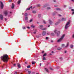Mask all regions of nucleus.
Returning a JSON list of instances; mask_svg holds the SVG:
<instances>
[{
  "label": "nucleus",
  "instance_id": "15",
  "mask_svg": "<svg viewBox=\"0 0 74 74\" xmlns=\"http://www.w3.org/2000/svg\"><path fill=\"white\" fill-rule=\"evenodd\" d=\"M56 10H58L59 11H60L61 10V9L58 8H56Z\"/></svg>",
  "mask_w": 74,
  "mask_h": 74
},
{
  "label": "nucleus",
  "instance_id": "2",
  "mask_svg": "<svg viewBox=\"0 0 74 74\" xmlns=\"http://www.w3.org/2000/svg\"><path fill=\"white\" fill-rule=\"evenodd\" d=\"M64 37H65V34L62 35L61 38L58 40L57 42H61V41H62L63 40V38H64Z\"/></svg>",
  "mask_w": 74,
  "mask_h": 74
},
{
  "label": "nucleus",
  "instance_id": "33",
  "mask_svg": "<svg viewBox=\"0 0 74 74\" xmlns=\"http://www.w3.org/2000/svg\"><path fill=\"white\" fill-rule=\"evenodd\" d=\"M31 27H33V28H34V25H31Z\"/></svg>",
  "mask_w": 74,
  "mask_h": 74
},
{
  "label": "nucleus",
  "instance_id": "45",
  "mask_svg": "<svg viewBox=\"0 0 74 74\" xmlns=\"http://www.w3.org/2000/svg\"><path fill=\"white\" fill-rule=\"evenodd\" d=\"M32 21H33V20H32V19L30 20L29 21L30 22H32Z\"/></svg>",
  "mask_w": 74,
  "mask_h": 74
},
{
  "label": "nucleus",
  "instance_id": "21",
  "mask_svg": "<svg viewBox=\"0 0 74 74\" xmlns=\"http://www.w3.org/2000/svg\"><path fill=\"white\" fill-rule=\"evenodd\" d=\"M32 73L31 71H29L28 72V74H30V73Z\"/></svg>",
  "mask_w": 74,
  "mask_h": 74
},
{
  "label": "nucleus",
  "instance_id": "46",
  "mask_svg": "<svg viewBox=\"0 0 74 74\" xmlns=\"http://www.w3.org/2000/svg\"><path fill=\"white\" fill-rule=\"evenodd\" d=\"M23 29H26V28H25V27H23Z\"/></svg>",
  "mask_w": 74,
  "mask_h": 74
},
{
  "label": "nucleus",
  "instance_id": "36",
  "mask_svg": "<svg viewBox=\"0 0 74 74\" xmlns=\"http://www.w3.org/2000/svg\"><path fill=\"white\" fill-rule=\"evenodd\" d=\"M55 7H57L58 5H54Z\"/></svg>",
  "mask_w": 74,
  "mask_h": 74
},
{
  "label": "nucleus",
  "instance_id": "41",
  "mask_svg": "<svg viewBox=\"0 0 74 74\" xmlns=\"http://www.w3.org/2000/svg\"><path fill=\"white\" fill-rule=\"evenodd\" d=\"M40 27H43V25H40Z\"/></svg>",
  "mask_w": 74,
  "mask_h": 74
},
{
  "label": "nucleus",
  "instance_id": "61",
  "mask_svg": "<svg viewBox=\"0 0 74 74\" xmlns=\"http://www.w3.org/2000/svg\"><path fill=\"white\" fill-rule=\"evenodd\" d=\"M72 14H74V12H73L72 13Z\"/></svg>",
  "mask_w": 74,
  "mask_h": 74
},
{
  "label": "nucleus",
  "instance_id": "12",
  "mask_svg": "<svg viewBox=\"0 0 74 74\" xmlns=\"http://www.w3.org/2000/svg\"><path fill=\"white\" fill-rule=\"evenodd\" d=\"M49 23L50 25H52V22L50 20H49Z\"/></svg>",
  "mask_w": 74,
  "mask_h": 74
},
{
  "label": "nucleus",
  "instance_id": "26",
  "mask_svg": "<svg viewBox=\"0 0 74 74\" xmlns=\"http://www.w3.org/2000/svg\"><path fill=\"white\" fill-rule=\"evenodd\" d=\"M43 60H46V58H45V57H44L43 58Z\"/></svg>",
  "mask_w": 74,
  "mask_h": 74
},
{
  "label": "nucleus",
  "instance_id": "30",
  "mask_svg": "<svg viewBox=\"0 0 74 74\" xmlns=\"http://www.w3.org/2000/svg\"><path fill=\"white\" fill-rule=\"evenodd\" d=\"M24 15L25 16H27V13H25Z\"/></svg>",
  "mask_w": 74,
  "mask_h": 74
},
{
  "label": "nucleus",
  "instance_id": "40",
  "mask_svg": "<svg viewBox=\"0 0 74 74\" xmlns=\"http://www.w3.org/2000/svg\"><path fill=\"white\" fill-rule=\"evenodd\" d=\"M60 59H61V60H62L63 59V58L62 57L60 58Z\"/></svg>",
  "mask_w": 74,
  "mask_h": 74
},
{
  "label": "nucleus",
  "instance_id": "51",
  "mask_svg": "<svg viewBox=\"0 0 74 74\" xmlns=\"http://www.w3.org/2000/svg\"><path fill=\"white\" fill-rule=\"evenodd\" d=\"M58 16H61V15H60V14H59Z\"/></svg>",
  "mask_w": 74,
  "mask_h": 74
},
{
  "label": "nucleus",
  "instance_id": "57",
  "mask_svg": "<svg viewBox=\"0 0 74 74\" xmlns=\"http://www.w3.org/2000/svg\"><path fill=\"white\" fill-rule=\"evenodd\" d=\"M48 27H50V25H48Z\"/></svg>",
  "mask_w": 74,
  "mask_h": 74
},
{
  "label": "nucleus",
  "instance_id": "28",
  "mask_svg": "<svg viewBox=\"0 0 74 74\" xmlns=\"http://www.w3.org/2000/svg\"><path fill=\"white\" fill-rule=\"evenodd\" d=\"M30 67H31V66L29 65L28 66H27V68H30Z\"/></svg>",
  "mask_w": 74,
  "mask_h": 74
},
{
  "label": "nucleus",
  "instance_id": "55",
  "mask_svg": "<svg viewBox=\"0 0 74 74\" xmlns=\"http://www.w3.org/2000/svg\"><path fill=\"white\" fill-rule=\"evenodd\" d=\"M53 1L54 2H56V0H54Z\"/></svg>",
  "mask_w": 74,
  "mask_h": 74
},
{
  "label": "nucleus",
  "instance_id": "50",
  "mask_svg": "<svg viewBox=\"0 0 74 74\" xmlns=\"http://www.w3.org/2000/svg\"><path fill=\"white\" fill-rule=\"evenodd\" d=\"M34 34H36V32H34Z\"/></svg>",
  "mask_w": 74,
  "mask_h": 74
},
{
  "label": "nucleus",
  "instance_id": "23",
  "mask_svg": "<svg viewBox=\"0 0 74 74\" xmlns=\"http://www.w3.org/2000/svg\"><path fill=\"white\" fill-rule=\"evenodd\" d=\"M32 12L34 14H35V13H36V11H32Z\"/></svg>",
  "mask_w": 74,
  "mask_h": 74
},
{
  "label": "nucleus",
  "instance_id": "52",
  "mask_svg": "<svg viewBox=\"0 0 74 74\" xmlns=\"http://www.w3.org/2000/svg\"><path fill=\"white\" fill-rule=\"evenodd\" d=\"M11 1H12L11 0H9V2H10H10H11Z\"/></svg>",
  "mask_w": 74,
  "mask_h": 74
},
{
  "label": "nucleus",
  "instance_id": "5",
  "mask_svg": "<svg viewBox=\"0 0 74 74\" xmlns=\"http://www.w3.org/2000/svg\"><path fill=\"white\" fill-rule=\"evenodd\" d=\"M3 7H4V5H3V2H2L1 1V9H3Z\"/></svg>",
  "mask_w": 74,
  "mask_h": 74
},
{
  "label": "nucleus",
  "instance_id": "42",
  "mask_svg": "<svg viewBox=\"0 0 74 74\" xmlns=\"http://www.w3.org/2000/svg\"><path fill=\"white\" fill-rule=\"evenodd\" d=\"M46 40H48V37H47L46 38Z\"/></svg>",
  "mask_w": 74,
  "mask_h": 74
},
{
  "label": "nucleus",
  "instance_id": "13",
  "mask_svg": "<svg viewBox=\"0 0 74 74\" xmlns=\"http://www.w3.org/2000/svg\"><path fill=\"white\" fill-rule=\"evenodd\" d=\"M59 22H57V23H55V25H58V24H59V23H60V21L59 20Z\"/></svg>",
  "mask_w": 74,
  "mask_h": 74
},
{
  "label": "nucleus",
  "instance_id": "6",
  "mask_svg": "<svg viewBox=\"0 0 74 74\" xmlns=\"http://www.w3.org/2000/svg\"><path fill=\"white\" fill-rule=\"evenodd\" d=\"M46 35H47V33H46V31H44L42 32V36H45Z\"/></svg>",
  "mask_w": 74,
  "mask_h": 74
},
{
  "label": "nucleus",
  "instance_id": "24",
  "mask_svg": "<svg viewBox=\"0 0 74 74\" xmlns=\"http://www.w3.org/2000/svg\"><path fill=\"white\" fill-rule=\"evenodd\" d=\"M73 45H71L70 46V47L71 48H73Z\"/></svg>",
  "mask_w": 74,
  "mask_h": 74
},
{
  "label": "nucleus",
  "instance_id": "54",
  "mask_svg": "<svg viewBox=\"0 0 74 74\" xmlns=\"http://www.w3.org/2000/svg\"><path fill=\"white\" fill-rule=\"evenodd\" d=\"M51 42H53V40H52L51 41Z\"/></svg>",
  "mask_w": 74,
  "mask_h": 74
},
{
  "label": "nucleus",
  "instance_id": "38",
  "mask_svg": "<svg viewBox=\"0 0 74 74\" xmlns=\"http://www.w3.org/2000/svg\"><path fill=\"white\" fill-rule=\"evenodd\" d=\"M51 36H53L54 35V34L53 33H52L51 34Z\"/></svg>",
  "mask_w": 74,
  "mask_h": 74
},
{
  "label": "nucleus",
  "instance_id": "39",
  "mask_svg": "<svg viewBox=\"0 0 74 74\" xmlns=\"http://www.w3.org/2000/svg\"><path fill=\"white\" fill-rule=\"evenodd\" d=\"M49 68L51 70H53V69L51 67H50Z\"/></svg>",
  "mask_w": 74,
  "mask_h": 74
},
{
  "label": "nucleus",
  "instance_id": "18",
  "mask_svg": "<svg viewBox=\"0 0 74 74\" xmlns=\"http://www.w3.org/2000/svg\"><path fill=\"white\" fill-rule=\"evenodd\" d=\"M32 8V6H31L30 8H29L27 9V10H30V8Z\"/></svg>",
  "mask_w": 74,
  "mask_h": 74
},
{
  "label": "nucleus",
  "instance_id": "58",
  "mask_svg": "<svg viewBox=\"0 0 74 74\" xmlns=\"http://www.w3.org/2000/svg\"><path fill=\"white\" fill-rule=\"evenodd\" d=\"M16 64H14V66H16Z\"/></svg>",
  "mask_w": 74,
  "mask_h": 74
},
{
  "label": "nucleus",
  "instance_id": "60",
  "mask_svg": "<svg viewBox=\"0 0 74 74\" xmlns=\"http://www.w3.org/2000/svg\"><path fill=\"white\" fill-rule=\"evenodd\" d=\"M64 53H67V51H65Z\"/></svg>",
  "mask_w": 74,
  "mask_h": 74
},
{
  "label": "nucleus",
  "instance_id": "27",
  "mask_svg": "<svg viewBox=\"0 0 74 74\" xmlns=\"http://www.w3.org/2000/svg\"><path fill=\"white\" fill-rule=\"evenodd\" d=\"M50 32H47V35H48V36H49V35L50 34Z\"/></svg>",
  "mask_w": 74,
  "mask_h": 74
},
{
  "label": "nucleus",
  "instance_id": "3",
  "mask_svg": "<svg viewBox=\"0 0 74 74\" xmlns=\"http://www.w3.org/2000/svg\"><path fill=\"white\" fill-rule=\"evenodd\" d=\"M69 24H70V21H69L67 22L66 23V25H65V29H67V28L69 27Z\"/></svg>",
  "mask_w": 74,
  "mask_h": 74
},
{
  "label": "nucleus",
  "instance_id": "43",
  "mask_svg": "<svg viewBox=\"0 0 74 74\" xmlns=\"http://www.w3.org/2000/svg\"><path fill=\"white\" fill-rule=\"evenodd\" d=\"M71 11H73V12L74 11V9H71Z\"/></svg>",
  "mask_w": 74,
  "mask_h": 74
},
{
  "label": "nucleus",
  "instance_id": "29",
  "mask_svg": "<svg viewBox=\"0 0 74 74\" xmlns=\"http://www.w3.org/2000/svg\"><path fill=\"white\" fill-rule=\"evenodd\" d=\"M64 46H65V45L64 44H63L62 45V47H64Z\"/></svg>",
  "mask_w": 74,
  "mask_h": 74
},
{
  "label": "nucleus",
  "instance_id": "19",
  "mask_svg": "<svg viewBox=\"0 0 74 74\" xmlns=\"http://www.w3.org/2000/svg\"><path fill=\"white\" fill-rule=\"evenodd\" d=\"M62 21H66V18H62Z\"/></svg>",
  "mask_w": 74,
  "mask_h": 74
},
{
  "label": "nucleus",
  "instance_id": "63",
  "mask_svg": "<svg viewBox=\"0 0 74 74\" xmlns=\"http://www.w3.org/2000/svg\"><path fill=\"white\" fill-rule=\"evenodd\" d=\"M25 64H27V62H25Z\"/></svg>",
  "mask_w": 74,
  "mask_h": 74
},
{
  "label": "nucleus",
  "instance_id": "4",
  "mask_svg": "<svg viewBox=\"0 0 74 74\" xmlns=\"http://www.w3.org/2000/svg\"><path fill=\"white\" fill-rule=\"evenodd\" d=\"M54 33H56V34H57V36H59V35L60 34V31H58L57 32V30L56 29H55L54 31Z\"/></svg>",
  "mask_w": 74,
  "mask_h": 74
},
{
  "label": "nucleus",
  "instance_id": "16",
  "mask_svg": "<svg viewBox=\"0 0 74 74\" xmlns=\"http://www.w3.org/2000/svg\"><path fill=\"white\" fill-rule=\"evenodd\" d=\"M61 49H62V48L61 47H59L57 48V50H58V51H60Z\"/></svg>",
  "mask_w": 74,
  "mask_h": 74
},
{
  "label": "nucleus",
  "instance_id": "49",
  "mask_svg": "<svg viewBox=\"0 0 74 74\" xmlns=\"http://www.w3.org/2000/svg\"><path fill=\"white\" fill-rule=\"evenodd\" d=\"M47 7V5H44V7Z\"/></svg>",
  "mask_w": 74,
  "mask_h": 74
},
{
  "label": "nucleus",
  "instance_id": "17",
  "mask_svg": "<svg viewBox=\"0 0 74 74\" xmlns=\"http://www.w3.org/2000/svg\"><path fill=\"white\" fill-rule=\"evenodd\" d=\"M21 0H19L18 1V4H20V3H21Z\"/></svg>",
  "mask_w": 74,
  "mask_h": 74
},
{
  "label": "nucleus",
  "instance_id": "9",
  "mask_svg": "<svg viewBox=\"0 0 74 74\" xmlns=\"http://www.w3.org/2000/svg\"><path fill=\"white\" fill-rule=\"evenodd\" d=\"M17 66L18 67V68L19 69L21 68V64L19 63H18L17 64Z\"/></svg>",
  "mask_w": 74,
  "mask_h": 74
},
{
  "label": "nucleus",
  "instance_id": "32",
  "mask_svg": "<svg viewBox=\"0 0 74 74\" xmlns=\"http://www.w3.org/2000/svg\"><path fill=\"white\" fill-rule=\"evenodd\" d=\"M38 16L39 18H40L41 16V14H38Z\"/></svg>",
  "mask_w": 74,
  "mask_h": 74
},
{
  "label": "nucleus",
  "instance_id": "56",
  "mask_svg": "<svg viewBox=\"0 0 74 74\" xmlns=\"http://www.w3.org/2000/svg\"><path fill=\"white\" fill-rule=\"evenodd\" d=\"M40 66H41V63H40Z\"/></svg>",
  "mask_w": 74,
  "mask_h": 74
},
{
  "label": "nucleus",
  "instance_id": "20",
  "mask_svg": "<svg viewBox=\"0 0 74 74\" xmlns=\"http://www.w3.org/2000/svg\"><path fill=\"white\" fill-rule=\"evenodd\" d=\"M69 45V43H68L67 44H66V46H65V47H68V46Z\"/></svg>",
  "mask_w": 74,
  "mask_h": 74
},
{
  "label": "nucleus",
  "instance_id": "47",
  "mask_svg": "<svg viewBox=\"0 0 74 74\" xmlns=\"http://www.w3.org/2000/svg\"><path fill=\"white\" fill-rule=\"evenodd\" d=\"M27 29H30V27H27Z\"/></svg>",
  "mask_w": 74,
  "mask_h": 74
},
{
  "label": "nucleus",
  "instance_id": "25",
  "mask_svg": "<svg viewBox=\"0 0 74 74\" xmlns=\"http://www.w3.org/2000/svg\"><path fill=\"white\" fill-rule=\"evenodd\" d=\"M46 55H47V53H45V54L43 55V56L44 57L45 56H46Z\"/></svg>",
  "mask_w": 74,
  "mask_h": 74
},
{
  "label": "nucleus",
  "instance_id": "10",
  "mask_svg": "<svg viewBox=\"0 0 74 74\" xmlns=\"http://www.w3.org/2000/svg\"><path fill=\"white\" fill-rule=\"evenodd\" d=\"M14 6H15V5L14 4L12 3V9H14Z\"/></svg>",
  "mask_w": 74,
  "mask_h": 74
},
{
  "label": "nucleus",
  "instance_id": "22",
  "mask_svg": "<svg viewBox=\"0 0 74 74\" xmlns=\"http://www.w3.org/2000/svg\"><path fill=\"white\" fill-rule=\"evenodd\" d=\"M35 63H36V62H32V64H35Z\"/></svg>",
  "mask_w": 74,
  "mask_h": 74
},
{
  "label": "nucleus",
  "instance_id": "64",
  "mask_svg": "<svg viewBox=\"0 0 74 74\" xmlns=\"http://www.w3.org/2000/svg\"><path fill=\"white\" fill-rule=\"evenodd\" d=\"M5 21H7V18H5Z\"/></svg>",
  "mask_w": 74,
  "mask_h": 74
},
{
  "label": "nucleus",
  "instance_id": "34",
  "mask_svg": "<svg viewBox=\"0 0 74 74\" xmlns=\"http://www.w3.org/2000/svg\"><path fill=\"white\" fill-rule=\"evenodd\" d=\"M40 6H41V5H40V4H38L37 5V7H40Z\"/></svg>",
  "mask_w": 74,
  "mask_h": 74
},
{
  "label": "nucleus",
  "instance_id": "48",
  "mask_svg": "<svg viewBox=\"0 0 74 74\" xmlns=\"http://www.w3.org/2000/svg\"><path fill=\"white\" fill-rule=\"evenodd\" d=\"M15 74H17V72H15L14 73Z\"/></svg>",
  "mask_w": 74,
  "mask_h": 74
},
{
  "label": "nucleus",
  "instance_id": "31",
  "mask_svg": "<svg viewBox=\"0 0 74 74\" xmlns=\"http://www.w3.org/2000/svg\"><path fill=\"white\" fill-rule=\"evenodd\" d=\"M27 17H26L25 18V20H26V21H27Z\"/></svg>",
  "mask_w": 74,
  "mask_h": 74
},
{
  "label": "nucleus",
  "instance_id": "14",
  "mask_svg": "<svg viewBox=\"0 0 74 74\" xmlns=\"http://www.w3.org/2000/svg\"><path fill=\"white\" fill-rule=\"evenodd\" d=\"M42 30H45L47 29V28H42L41 29Z\"/></svg>",
  "mask_w": 74,
  "mask_h": 74
},
{
  "label": "nucleus",
  "instance_id": "53",
  "mask_svg": "<svg viewBox=\"0 0 74 74\" xmlns=\"http://www.w3.org/2000/svg\"><path fill=\"white\" fill-rule=\"evenodd\" d=\"M42 53H44V51H43L42 52Z\"/></svg>",
  "mask_w": 74,
  "mask_h": 74
},
{
  "label": "nucleus",
  "instance_id": "44",
  "mask_svg": "<svg viewBox=\"0 0 74 74\" xmlns=\"http://www.w3.org/2000/svg\"><path fill=\"white\" fill-rule=\"evenodd\" d=\"M40 37V36H36V38H39Z\"/></svg>",
  "mask_w": 74,
  "mask_h": 74
},
{
  "label": "nucleus",
  "instance_id": "7",
  "mask_svg": "<svg viewBox=\"0 0 74 74\" xmlns=\"http://www.w3.org/2000/svg\"><path fill=\"white\" fill-rule=\"evenodd\" d=\"M0 18L1 20H3V16L1 14H0Z\"/></svg>",
  "mask_w": 74,
  "mask_h": 74
},
{
  "label": "nucleus",
  "instance_id": "8",
  "mask_svg": "<svg viewBox=\"0 0 74 74\" xmlns=\"http://www.w3.org/2000/svg\"><path fill=\"white\" fill-rule=\"evenodd\" d=\"M4 14L5 15V16H7L8 14V12L7 11H5L4 12Z\"/></svg>",
  "mask_w": 74,
  "mask_h": 74
},
{
  "label": "nucleus",
  "instance_id": "37",
  "mask_svg": "<svg viewBox=\"0 0 74 74\" xmlns=\"http://www.w3.org/2000/svg\"><path fill=\"white\" fill-rule=\"evenodd\" d=\"M43 22L45 24H46V22H45V21L44 20Z\"/></svg>",
  "mask_w": 74,
  "mask_h": 74
},
{
  "label": "nucleus",
  "instance_id": "59",
  "mask_svg": "<svg viewBox=\"0 0 74 74\" xmlns=\"http://www.w3.org/2000/svg\"><path fill=\"white\" fill-rule=\"evenodd\" d=\"M71 1L74 2V0H71Z\"/></svg>",
  "mask_w": 74,
  "mask_h": 74
},
{
  "label": "nucleus",
  "instance_id": "11",
  "mask_svg": "<svg viewBox=\"0 0 74 74\" xmlns=\"http://www.w3.org/2000/svg\"><path fill=\"white\" fill-rule=\"evenodd\" d=\"M45 71H46L47 72V73H49V71H48V69L46 68H45Z\"/></svg>",
  "mask_w": 74,
  "mask_h": 74
},
{
  "label": "nucleus",
  "instance_id": "35",
  "mask_svg": "<svg viewBox=\"0 0 74 74\" xmlns=\"http://www.w3.org/2000/svg\"><path fill=\"white\" fill-rule=\"evenodd\" d=\"M51 9V7H48L47 8V10H49Z\"/></svg>",
  "mask_w": 74,
  "mask_h": 74
},
{
  "label": "nucleus",
  "instance_id": "62",
  "mask_svg": "<svg viewBox=\"0 0 74 74\" xmlns=\"http://www.w3.org/2000/svg\"><path fill=\"white\" fill-rule=\"evenodd\" d=\"M51 53H53V51H52Z\"/></svg>",
  "mask_w": 74,
  "mask_h": 74
},
{
  "label": "nucleus",
  "instance_id": "1",
  "mask_svg": "<svg viewBox=\"0 0 74 74\" xmlns=\"http://www.w3.org/2000/svg\"><path fill=\"white\" fill-rule=\"evenodd\" d=\"M1 59L2 60L3 62H7L8 61V59H9V58H8V55H4L3 56H2L1 57Z\"/></svg>",
  "mask_w": 74,
  "mask_h": 74
}]
</instances>
